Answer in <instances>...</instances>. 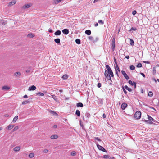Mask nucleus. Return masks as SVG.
Returning a JSON list of instances; mask_svg holds the SVG:
<instances>
[{
  "label": "nucleus",
  "mask_w": 159,
  "mask_h": 159,
  "mask_svg": "<svg viewBox=\"0 0 159 159\" xmlns=\"http://www.w3.org/2000/svg\"><path fill=\"white\" fill-rule=\"evenodd\" d=\"M112 43H115V39L114 38H113L112 39Z\"/></svg>",
  "instance_id": "obj_50"
},
{
  "label": "nucleus",
  "mask_w": 159,
  "mask_h": 159,
  "mask_svg": "<svg viewBox=\"0 0 159 159\" xmlns=\"http://www.w3.org/2000/svg\"><path fill=\"white\" fill-rule=\"evenodd\" d=\"M51 97H52L55 101H56L57 102V98H56V96L55 95H51Z\"/></svg>",
  "instance_id": "obj_30"
},
{
  "label": "nucleus",
  "mask_w": 159,
  "mask_h": 159,
  "mask_svg": "<svg viewBox=\"0 0 159 159\" xmlns=\"http://www.w3.org/2000/svg\"><path fill=\"white\" fill-rule=\"evenodd\" d=\"M101 86V84L100 83H98V84L97 86L98 88H100Z\"/></svg>",
  "instance_id": "obj_45"
},
{
  "label": "nucleus",
  "mask_w": 159,
  "mask_h": 159,
  "mask_svg": "<svg viewBox=\"0 0 159 159\" xmlns=\"http://www.w3.org/2000/svg\"><path fill=\"white\" fill-rule=\"evenodd\" d=\"M76 153L75 151H73L71 153V156H74L76 155Z\"/></svg>",
  "instance_id": "obj_37"
},
{
  "label": "nucleus",
  "mask_w": 159,
  "mask_h": 159,
  "mask_svg": "<svg viewBox=\"0 0 159 159\" xmlns=\"http://www.w3.org/2000/svg\"><path fill=\"white\" fill-rule=\"evenodd\" d=\"M85 33L87 35H89L91 34V31L89 30H87L85 31Z\"/></svg>",
  "instance_id": "obj_23"
},
{
  "label": "nucleus",
  "mask_w": 159,
  "mask_h": 159,
  "mask_svg": "<svg viewBox=\"0 0 159 159\" xmlns=\"http://www.w3.org/2000/svg\"><path fill=\"white\" fill-rule=\"evenodd\" d=\"M36 87L34 85H32L29 88L28 90L30 91L34 90L36 89Z\"/></svg>",
  "instance_id": "obj_9"
},
{
  "label": "nucleus",
  "mask_w": 159,
  "mask_h": 159,
  "mask_svg": "<svg viewBox=\"0 0 159 159\" xmlns=\"http://www.w3.org/2000/svg\"><path fill=\"white\" fill-rule=\"evenodd\" d=\"M148 95L149 97H152L153 95V93L152 92L149 91L148 93Z\"/></svg>",
  "instance_id": "obj_32"
},
{
  "label": "nucleus",
  "mask_w": 159,
  "mask_h": 159,
  "mask_svg": "<svg viewBox=\"0 0 159 159\" xmlns=\"http://www.w3.org/2000/svg\"><path fill=\"white\" fill-rule=\"evenodd\" d=\"M88 38L90 40H92L93 39V38L92 36H89Z\"/></svg>",
  "instance_id": "obj_48"
},
{
  "label": "nucleus",
  "mask_w": 159,
  "mask_h": 159,
  "mask_svg": "<svg viewBox=\"0 0 159 159\" xmlns=\"http://www.w3.org/2000/svg\"><path fill=\"white\" fill-rule=\"evenodd\" d=\"M1 24L2 25H5L6 24V22L5 21L3 20H0V24Z\"/></svg>",
  "instance_id": "obj_17"
},
{
  "label": "nucleus",
  "mask_w": 159,
  "mask_h": 159,
  "mask_svg": "<svg viewBox=\"0 0 159 159\" xmlns=\"http://www.w3.org/2000/svg\"><path fill=\"white\" fill-rule=\"evenodd\" d=\"M14 127V125L11 124L8 126L6 128V129L7 130H10L11 129H12L13 127Z\"/></svg>",
  "instance_id": "obj_10"
},
{
  "label": "nucleus",
  "mask_w": 159,
  "mask_h": 159,
  "mask_svg": "<svg viewBox=\"0 0 159 159\" xmlns=\"http://www.w3.org/2000/svg\"><path fill=\"white\" fill-rule=\"evenodd\" d=\"M48 112L49 113L52 114L53 116H58L56 112L52 110H49Z\"/></svg>",
  "instance_id": "obj_13"
},
{
  "label": "nucleus",
  "mask_w": 159,
  "mask_h": 159,
  "mask_svg": "<svg viewBox=\"0 0 159 159\" xmlns=\"http://www.w3.org/2000/svg\"><path fill=\"white\" fill-rule=\"evenodd\" d=\"M37 95L39 96H42L44 95L43 93L41 92H39L36 93Z\"/></svg>",
  "instance_id": "obj_28"
},
{
  "label": "nucleus",
  "mask_w": 159,
  "mask_h": 159,
  "mask_svg": "<svg viewBox=\"0 0 159 159\" xmlns=\"http://www.w3.org/2000/svg\"><path fill=\"white\" fill-rule=\"evenodd\" d=\"M75 42L77 44H80V40L79 39H77L75 40Z\"/></svg>",
  "instance_id": "obj_33"
},
{
  "label": "nucleus",
  "mask_w": 159,
  "mask_h": 159,
  "mask_svg": "<svg viewBox=\"0 0 159 159\" xmlns=\"http://www.w3.org/2000/svg\"><path fill=\"white\" fill-rule=\"evenodd\" d=\"M148 119L150 120V123L152 124V121H153V119L150 116L148 115Z\"/></svg>",
  "instance_id": "obj_16"
},
{
  "label": "nucleus",
  "mask_w": 159,
  "mask_h": 159,
  "mask_svg": "<svg viewBox=\"0 0 159 159\" xmlns=\"http://www.w3.org/2000/svg\"><path fill=\"white\" fill-rule=\"evenodd\" d=\"M94 139H95V140H97V141H99V142L101 141V140L98 137H95L94 138Z\"/></svg>",
  "instance_id": "obj_44"
},
{
  "label": "nucleus",
  "mask_w": 159,
  "mask_h": 159,
  "mask_svg": "<svg viewBox=\"0 0 159 159\" xmlns=\"http://www.w3.org/2000/svg\"><path fill=\"white\" fill-rule=\"evenodd\" d=\"M75 114L76 115L78 116H80V111L79 110H77L76 111Z\"/></svg>",
  "instance_id": "obj_27"
},
{
  "label": "nucleus",
  "mask_w": 159,
  "mask_h": 159,
  "mask_svg": "<svg viewBox=\"0 0 159 159\" xmlns=\"http://www.w3.org/2000/svg\"><path fill=\"white\" fill-rule=\"evenodd\" d=\"M48 152V150L47 149H45L43 150V152L45 153H47Z\"/></svg>",
  "instance_id": "obj_46"
},
{
  "label": "nucleus",
  "mask_w": 159,
  "mask_h": 159,
  "mask_svg": "<svg viewBox=\"0 0 159 159\" xmlns=\"http://www.w3.org/2000/svg\"><path fill=\"white\" fill-rule=\"evenodd\" d=\"M121 73H122V74L123 75V76L126 79L128 80V79H129V77H128V76L127 75V74L124 71L122 70L121 71Z\"/></svg>",
  "instance_id": "obj_7"
},
{
  "label": "nucleus",
  "mask_w": 159,
  "mask_h": 159,
  "mask_svg": "<svg viewBox=\"0 0 159 159\" xmlns=\"http://www.w3.org/2000/svg\"><path fill=\"white\" fill-rule=\"evenodd\" d=\"M156 73V70L154 68H153V74H155Z\"/></svg>",
  "instance_id": "obj_51"
},
{
  "label": "nucleus",
  "mask_w": 159,
  "mask_h": 159,
  "mask_svg": "<svg viewBox=\"0 0 159 159\" xmlns=\"http://www.w3.org/2000/svg\"><path fill=\"white\" fill-rule=\"evenodd\" d=\"M48 31L49 33H52L53 32L52 30L50 28L49 29Z\"/></svg>",
  "instance_id": "obj_49"
},
{
  "label": "nucleus",
  "mask_w": 159,
  "mask_h": 159,
  "mask_svg": "<svg viewBox=\"0 0 159 159\" xmlns=\"http://www.w3.org/2000/svg\"><path fill=\"white\" fill-rule=\"evenodd\" d=\"M76 106L78 107H82L83 106V105L82 103L79 102L77 104Z\"/></svg>",
  "instance_id": "obj_22"
},
{
  "label": "nucleus",
  "mask_w": 159,
  "mask_h": 159,
  "mask_svg": "<svg viewBox=\"0 0 159 159\" xmlns=\"http://www.w3.org/2000/svg\"><path fill=\"white\" fill-rule=\"evenodd\" d=\"M31 5L30 4H25L22 7V9H25L28 8H29Z\"/></svg>",
  "instance_id": "obj_6"
},
{
  "label": "nucleus",
  "mask_w": 159,
  "mask_h": 159,
  "mask_svg": "<svg viewBox=\"0 0 159 159\" xmlns=\"http://www.w3.org/2000/svg\"><path fill=\"white\" fill-rule=\"evenodd\" d=\"M21 75V73L20 72H16L14 74V75L16 76H19Z\"/></svg>",
  "instance_id": "obj_26"
},
{
  "label": "nucleus",
  "mask_w": 159,
  "mask_h": 159,
  "mask_svg": "<svg viewBox=\"0 0 159 159\" xmlns=\"http://www.w3.org/2000/svg\"><path fill=\"white\" fill-rule=\"evenodd\" d=\"M135 67L133 65H131L130 66V69L131 70H134V69Z\"/></svg>",
  "instance_id": "obj_40"
},
{
  "label": "nucleus",
  "mask_w": 159,
  "mask_h": 159,
  "mask_svg": "<svg viewBox=\"0 0 159 159\" xmlns=\"http://www.w3.org/2000/svg\"><path fill=\"white\" fill-rule=\"evenodd\" d=\"M2 127H0V131L2 130Z\"/></svg>",
  "instance_id": "obj_64"
},
{
  "label": "nucleus",
  "mask_w": 159,
  "mask_h": 159,
  "mask_svg": "<svg viewBox=\"0 0 159 159\" xmlns=\"http://www.w3.org/2000/svg\"><path fill=\"white\" fill-rule=\"evenodd\" d=\"M28 37L30 38H33L34 37L33 35L32 34H29L28 35Z\"/></svg>",
  "instance_id": "obj_43"
},
{
  "label": "nucleus",
  "mask_w": 159,
  "mask_h": 159,
  "mask_svg": "<svg viewBox=\"0 0 159 159\" xmlns=\"http://www.w3.org/2000/svg\"><path fill=\"white\" fill-rule=\"evenodd\" d=\"M80 125L81 126V127H83V125L81 123V121L80 120Z\"/></svg>",
  "instance_id": "obj_56"
},
{
  "label": "nucleus",
  "mask_w": 159,
  "mask_h": 159,
  "mask_svg": "<svg viewBox=\"0 0 159 159\" xmlns=\"http://www.w3.org/2000/svg\"><path fill=\"white\" fill-rule=\"evenodd\" d=\"M18 118V116H16L13 118L12 122L13 123L16 122Z\"/></svg>",
  "instance_id": "obj_19"
},
{
  "label": "nucleus",
  "mask_w": 159,
  "mask_h": 159,
  "mask_svg": "<svg viewBox=\"0 0 159 159\" xmlns=\"http://www.w3.org/2000/svg\"><path fill=\"white\" fill-rule=\"evenodd\" d=\"M21 149V148L19 146H17L13 148V151L15 152L19 151Z\"/></svg>",
  "instance_id": "obj_8"
},
{
  "label": "nucleus",
  "mask_w": 159,
  "mask_h": 159,
  "mask_svg": "<svg viewBox=\"0 0 159 159\" xmlns=\"http://www.w3.org/2000/svg\"><path fill=\"white\" fill-rule=\"evenodd\" d=\"M58 138V136L56 134H54L50 136L51 139H57Z\"/></svg>",
  "instance_id": "obj_15"
},
{
  "label": "nucleus",
  "mask_w": 159,
  "mask_h": 159,
  "mask_svg": "<svg viewBox=\"0 0 159 159\" xmlns=\"http://www.w3.org/2000/svg\"><path fill=\"white\" fill-rule=\"evenodd\" d=\"M116 74L117 75H118V71L116 70Z\"/></svg>",
  "instance_id": "obj_62"
},
{
  "label": "nucleus",
  "mask_w": 159,
  "mask_h": 159,
  "mask_svg": "<svg viewBox=\"0 0 159 159\" xmlns=\"http://www.w3.org/2000/svg\"><path fill=\"white\" fill-rule=\"evenodd\" d=\"M98 0H94L93 2L94 3H96V2H98Z\"/></svg>",
  "instance_id": "obj_60"
},
{
  "label": "nucleus",
  "mask_w": 159,
  "mask_h": 159,
  "mask_svg": "<svg viewBox=\"0 0 159 159\" xmlns=\"http://www.w3.org/2000/svg\"><path fill=\"white\" fill-rule=\"evenodd\" d=\"M130 44L131 46H133L134 45V42L133 39H130Z\"/></svg>",
  "instance_id": "obj_35"
},
{
  "label": "nucleus",
  "mask_w": 159,
  "mask_h": 159,
  "mask_svg": "<svg viewBox=\"0 0 159 159\" xmlns=\"http://www.w3.org/2000/svg\"><path fill=\"white\" fill-rule=\"evenodd\" d=\"M102 117L104 118H105L106 117V116L105 114H103Z\"/></svg>",
  "instance_id": "obj_54"
},
{
  "label": "nucleus",
  "mask_w": 159,
  "mask_h": 159,
  "mask_svg": "<svg viewBox=\"0 0 159 159\" xmlns=\"http://www.w3.org/2000/svg\"><path fill=\"white\" fill-rule=\"evenodd\" d=\"M125 88L128 90L129 92H131L132 91V89L131 88H129L127 86L125 85L124 87Z\"/></svg>",
  "instance_id": "obj_24"
},
{
  "label": "nucleus",
  "mask_w": 159,
  "mask_h": 159,
  "mask_svg": "<svg viewBox=\"0 0 159 159\" xmlns=\"http://www.w3.org/2000/svg\"><path fill=\"white\" fill-rule=\"evenodd\" d=\"M23 97L24 98H28V96L27 95H25L23 96Z\"/></svg>",
  "instance_id": "obj_53"
},
{
  "label": "nucleus",
  "mask_w": 159,
  "mask_h": 159,
  "mask_svg": "<svg viewBox=\"0 0 159 159\" xmlns=\"http://www.w3.org/2000/svg\"><path fill=\"white\" fill-rule=\"evenodd\" d=\"M30 102L28 100H25L22 102V104L23 105L26 104Z\"/></svg>",
  "instance_id": "obj_31"
},
{
  "label": "nucleus",
  "mask_w": 159,
  "mask_h": 159,
  "mask_svg": "<svg viewBox=\"0 0 159 159\" xmlns=\"http://www.w3.org/2000/svg\"><path fill=\"white\" fill-rule=\"evenodd\" d=\"M129 83L132 85H134V86L135 88L136 87V83L134 82H132L131 80H129L128 81Z\"/></svg>",
  "instance_id": "obj_12"
},
{
  "label": "nucleus",
  "mask_w": 159,
  "mask_h": 159,
  "mask_svg": "<svg viewBox=\"0 0 159 159\" xmlns=\"http://www.w3.org/2000/svg\"><path fill=\"white\" fill-rule=\"evenodd\" d=\"M116 67L115 68V70H117L119 72L120 71V69L119 68V67L117 65V64H116Z\"/></svg>",
  "instance_id": "obj_34"
},
{
  "label": "nucleus",
  "mask_w": 159,
  "mask_h": 159,
  "mask_svg": "<svg viewBox=\"0 0 159 159\" xmlns=\"http://www.w3.org/2000/svg\"><path fill=\"white\" fill-rule=\"evenodd\" d=\"M106 67L107 70L105 71L104 75L107 80L111 81V76L112 77L114 76L113 72L108 65H106Z\"/></svg>",
  "instance_id": "obj_1"
},
{
  "label": "nucleus",
  "mask_w": 159,
  "mask_h": 159,
  "mask_svg": "<svg viewBox=\"0 0 159 159\" xmlns=\"http://www.w3.org/2000/svg\"><path fill=\"white\" fill-rule=\"evenodd\" d=\"M137 30V29L136 27H132L130 30V31H131L132 30L135 31Z\"/></svg>",
  "instance_id": "obj_41"
},
{
  "label": "nucleus",
  "mask_w": 159,
  "mask_h": 159,
  "mask_svg": "<svg viewBox=\"0 0 159 159\" xmlns=\"http://www.w3.org/2000/svg\"><path fill=\"white\" fill-rule=\"evenodd\" d=\"M34 156V154L33 153H30L28 157L30 158H33Z\"/></svg>",
  "instance_id": "obj_25"
},
{
  "label": "nucleus",
  "mask_w": 159,
  "mask_h": 159,
  "mask_svg": "<svg viewBox=\"0 0 159 159\" xmlns=\"http://www.w3.org/2000/svg\"><path fill=\"white\" fill-rule=\"evenodd\" d=\"M123 91L125 93H127V92L125 90V89H123Z\"/></svg>",
  "instance_id": "obj_57"
},
{
  "label": "nucleus",
  "mask_w": 159,
  "mask_h": 159,
  "mask_svg": "<svg viewBox=\"0 0 159 159\" xmlns=\"http://www.w3.org/2000/svg\"><path fill=\"white\" fill-rule=\"evenodd\" d=\"M62 0H54L53 3L55 4H57L60 2Z\"/></svg>",
  "instance_id": "obj_20"
},
{
  "label": "nucleus",
  "mask_w": 159,
  "mask_h": 159,
  "mask_svg": "<svg viewBox=\"0 0 159 159\" xmlns=\"http://www.w3.org/2000/svg\"><path fill=\"white\" fill-rule=\"evenodd\" d=\"M10 89V87L7 85H5L3 86L2 88V90L3 91H8Z\"/></svg>",
  "instance_id": "obj_5"
},
{
  "label": "nucleus",
  "mask_w": 159,
  "mask_h": 159,
  "mask_svg": "<svg viewBox=\"0 0 159 159\" xmlns=\"http://www.w3.org/2000/svg\"><path fill=\"white\" fill-rule=\"evenodd\" d=\"M95 26L96 27L98 25V23H96L95 25Z\"/></svg>",
  "instance_id": "obj_58"
},
{
  "label": "nucleus",
  "mask_w": 159,
  "mask_h": 159,
  "mask_svg": "<svg viewBox=\"0 0 159 159\" xmlns=\"http://www.w3.org/2000/svg\"><path fill=\"white\" fill-rule=\"evenodd\" d=\"M141 75L143 76V77H145V75L143 74V73H141Z\"/></svg>",
  "instance_id": "obj_52"
},
{
  "label": "nucleus",
  "mask_w": 159,
  "mask_h": 159,
  "mask_svg": "<svg viewBox=\"0 0 159 159\" xmlns=\"http://www.w3.org/2000/svg\"><path fill=\"white\" fill-rule=\"evenodd\" d=\"M142 64L140 63H139L138 64L137 66H136L137 67H138V68H140V67H142Z\"/></svg>",
  "instance_id": "obj_38"
},
{
  "label": "nucleus",
  "mask_w": 159,
  "mask_h": 159,
  "mask_svg": "<svg viewBox=\"0 0 159 159\" xmlns=\"http://www.w3.org/2000/svg\"><path fill=\"white\" fill-rule=\"evenodd\" d=\"M62 32L63 34L66 35L68 34L69 31L68 29H65L62 30Z\"/></svg>",
  "instance_id": "obj_11"
},
{
  "label": "nucleus",
  "mask_w": 159,
  "mask_h": 159,
  "mask_svg": "<svg viewBox=\"0 0 159 159\" xmlns=\"http://www.w3.org/2000/svg\"><path fill=\"white\" fill-rule=\"evenodd\" d=\"M132 13L133 15H134L136 13V11L135 10H134L132 11Z\"/></svg>",
  "instance_id": "obj_47"
},
{
  "label": "nucleus",
  "mask_w": 159,
  "mask_h": 159,
  "mask_svg": "<svg viewBox=\"0 0 159 159\" xmlns=\"http://www.w3.org/2000/svg\"><path fill=\"white\" fill-rule=\"evenodd\" d=\"M98 22L99 23H101L102 25H103L104 24V23H103V21H102V20H98Z\"/></svg>",
  "instance_id": "obj_42"
},
{
  "label": "nucleus",
  "mask_w": 159,
  "mask_h": 159,
  "mask_svg": "<svg viewBox=\"0 0 159 159\" xmlns=\"http://www.w3.org/2000/svg\"><path fill=\"white\" fill-rule=\"evenodd\" d=\"M61 31L60 30H58L54 33V34L55 35H61Z\"/></svg>",
  "instance_id": "obj_18"
},
{
  "label": "nucleus",
  "mask_w": 159,
  "mask_h": 159,
  "mask_svg": "<svg viewBox=\"0 0 159 159\" xmlns=\"http://www.w3.org/2000/svg\"><path fill=\"white\" fill-rule=\"evenodd\" d=\"M141 112L139 111H137L135 113L134 116L137 119H139L141 117Z\"/></svg>",
  "instance_id": "obj_2"
},
{
  "label": "nucleus",
  "mask_w": 159,
  "mask_h": 159,
  "mask_svg": "<svg viewBox=\"0 0 159 159\" xmlns=\"http://www.w3.org/2000/svg\"><path fill=\"white\" fill-rule=\"evenodd\" d=\"M68 77V76L66 74L62 76V78L63 79H66Z\"/></svg>",
  "instance_id": "obj_29"
},
{
  "label": "nucleus",
  "mask_w": 159,
  "mask_h": 159,
  "mask_svg": "<svg viewBox=\"0 0 159 159\" xmlns=\"http://www.w3.org/2000/svg\"><path fill=\"white\" fill-rule=\"evenodd\" d=\"M112 50L114 51L115 48V43H112Z\"/></svg>",
  "instance_id": "obj_39"
},
{
  "label": "nucleus",
  "mask_w": 159,
  "mask_h": 159,
  "mask_svg": "<svg viewBox=\"0 0 159 159\" xmlns=\"http://www.w3.org/2000/svg\"><path fill=\"white\" fill-rule=\"evenodd\" d=\"M144 63H147V64H148L149 63V62L148 61H145L144 62Z\"/></svg>",
  "instance_id": "obj_63"
},
{
  "label": "nucleus",
  "mask_w": 159,
  "mask_h": 159,
  "mask_svg": "<svg viewBox=\"0 0 159 159\" xmlns=\"http://www.w3.org/2000/svg\"><path fill=\"white\" fill-rule=\"evenodd\" d=\"M114 61L115 62V63H116V64H117V63H116V59H115V58H114Z\"/></svg>",
  "instance_id": "obj_61"
},
{
  "label": "nucleus",
  "mask_w": 159,
  "mask_h": 159,
  "mask_svg": "<svg viewBox=\"0 0 159 159\" xmlns=\"http://www.w3.org/2000/svg\"><path fill=\"white\" fill-rule=\"evenodd\" d=\"M5 117H7L9 116V115L8 114H6L5 115Z\"/></svg>",
  "instance_id": "obj_59"
},
{
  "label": "nucleus",
  "mask_w": 159,
  "mask_h": 159,
  "mask_svg": "<svg viewBox=\"0 0 159 159\" xmlns=\"http://www.w3.org/2000/svg\"><path fill=\"white\" fill-rule=\"evenodd\" d=\"M97 146L98 148L100 150H101L103 152H106V150L102 146H100L98 143H96Z\"/></svg>",
  "instance_id": "obj_3"
},
{
  "label": "nucleus",
  "mask_w": 159,
  "mask_h": 159,
  "mask_svg": "<svg viewBox=\"0 0 159 159\" xmlns=\"http://www.w3.org/2000/svg\"><path fill=\"white\" fill-rule=\"evenodd\" d=\"M54 41L57 43L59 44L60 43V40L58 38L56 39H54Z\"/></svg>",
  "instance_id": "obj_21"
},
{
  "label": "nucleus",
  "mask_w": 159,
  "mask_h": 159,
  "mask_svg": "<svg viewBox=\"0 0 159 159\" xmlns=\"http://www.w3.org/2000/svg\"><path fill=\"white\" fill-rule=\"evenodd\" d=\"M16 0H13L8 3V6L9 7H10L11 6L13 5H14L16 3Z\"/></svg>",
  "instance_id": "obj_4"
},
{
  "label": "nucleus",
  "mask_w": 159,
  "mask_h": 159,
  "mask_svg": "<svg viewBox=\"0 0 159 159\" xmlns=\"http://www.w3.org/2000/svg\"><path fill=\"white\" fill-rule=\"evenodd\" d=\"M125 58L127 59H128L129 58V56H126L125 57Z\"/></svg>",
  "instance_id": "obj_55"
},
{
  "label": "nucleus",
  "mask_w": 159,
  "mask_h": 159,
  "mask_svg": "<svg viewBox=\"0 0 159 159\" xmlns=\"http://www.w3.org/2000/svg\"><path fill=\"white\" fill-rule=\"evenodd\" d=\"M127 106V105L125 103H123L122 104L121 106V108L123 110L125 109Z\"/></svg>",
  "instance_id": "obj_14"
},
{
  "label": "nucleus",
  "mask_w": 159,
  "mask_h": 159,
  "mask_svg": "<svg viewBox=\"0 0 159 159\" xmlns=\"http://www.w3.org/2000/svg\"><path fill=\"white\" fill-rule=\"evenodd\" d=\"M18 128L19 127L18 126H15L13 130V131H15L17 130L18 129Z\"/></svg>",
  "instance_id": "obj_36"
}]
</instances>
